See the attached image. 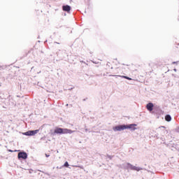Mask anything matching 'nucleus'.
Instances as JSON below:
<instances>
[{
	"label": "nucleus",
	"mask_w": 179,
	"mask_h": 179,
	"mask_svg": "<svg viewBox=\"0 0 179 179\" xmlns=\"http://www.w3.org/2000/svg\"><path fill=\"white\" fill-rule=\"evenodd\" d=\"M136 127H138V124L135 123L128 124H123L113 127V130L115 132H117V131L121 132V131H124V129H130V131H136V129H138Z\"/></svg>",
	"instance_id": "f257e3e1"
},
{
	"label": "nucleus",
	"mask_w": 179,
	"mask_h": 179,
	"mask_svg": "<svg viewBox=\"0 0 179 179\" xmlns=\"http://www.w3.org/2000/svg\"><path fill=\"white\" fill-rule=\"evenodd\" d=\"M73 132H75V131H73L71 129L55 127L54 131L50 130V136H55V135H66L68 134L71 135L73 134Z\"/></svg>",
	"instance_id": "f03ea898"
},
{
	"label": "nucleus",
	"mask_w": 179,
	"mask_h": 179,
	"mask_svg": "<svg viewBox=\"0 0 179 179\" xmlns=\"http://www.w3.org/2000/svg\"><path fill=\"white\" fill-rule=\"evenodd\" d=\"M122 169H124V170H131L132 171H141V170H143V168L135 166L129 162L123 164L122 165Z\"/></svg>",
	"instance_id": "7ed1b4c3"
},
{
	"label": "nucleus",
	"mask_w": 179,
	"mask_h": 179,
	"mask_svg": "<svg viewBox=\"0 0 179 179\" xmlns=\"http://www.w3.org/2000/svg\"><path fill=\"white\" fill-rule=\"evenodd\" d=\"M27 157H29V155L24 151H21L17 155L18 160H26L27 159Z\"/></svg>",
	"instance_id": "20e7f679"
},
{
	"label": "nucleus",
	"mask_w": 179,
	"mask_h": 179,
	"mask_svg": "<svg viewBox=\"0 0 179 179\" xmlns=\"http://www.w3.org/2000/svg\"><path fill=\"white\" fill-rule=\"evenodd\" d=\"M38 132H40V129L29 130L24 132L23 135H25V136H34V135H36V134H38Z\"/></svg>",
	"instance_id": "39448f33"
},
{
	"label": "nucleus",
	"mask_w": 179,
	"mask_h": 179,
	"mask_svg": "<svg viewBox=\"0 0 179 179\" xmlns=\"http://www.w3.org/2000/svg\"><path fill=\"white\" fill-rule=\"evenodd\" d=\"M62 8L64 12H66L67 13H71V10L72 9V7H71V6L66 4V5H63Z\"/></svg>",
	"instance_id": "423d86ee"
},
{
	"label": "nucleus",
	"mask_w": 179,
	"mask_h": 179,
	"mask_svg": "<svg viewBox=\"0 0 179 179\" xmlns=\"http://www.w3.org/2000/svg\"><path fill=\"white\" fill-rule=\"evenodd\" d=\"M155 107V105H153V103L149 102L146 105V108L148 111H153V108Z\"/></svg>",
	"instance_id": "0eeeda50"
},
{
	"label": "nucleus",
	"mask_w": 179,
	"mask_h": 179,
	"mask_svg": "<svg viewBox=\"0 0 179 179\" xmlns=\"http://www.w3.org/2000/svg\"><path fill=\"white\" fill-rule=\"evenodd\" d=\"M109 76H113V77L118 76L119 78H122L123 79H127V80H132V78H131L130 77H128L127 76H117V75L110 74V75H109Z\"/></svg>",
	"instance_id": "6e6552de"
},
{
	"label": "nucleus",
	"mask_w": 179,
	"mask_h": 179,
	"mask_svg": "<svg viewBox=\"0 0 179 179\" xmlns=\"http://www.w3.org/2000/svg\"><path fill=\"white\" fill-rule=\"evenodd\" d=\"M164 118L166 122H170L173 120V117H171V115L169 114L166 115Z\"/></svg>",
	"instance_id": "1a4fd4ad"
},
{
	"label": "nucleus",
	"mask_w": 179,
	"mask_h": 179,
	"mask_svg": "<svg viewBox=\"0 0 179 179\" xmlns=\"http://www.w3.org/2000/svg\"><path fill=\"white\" fill-rule=\"evenodd\" d=\"M7 99L8 100V101H10V103H13V97H12V96L9 95L7 97Z\"/></svg>",
	"instance_id": "9d476101"
},
{
	"label": "nucleus",
	"mask_w": 179,
	"mask_h": 179,
	"mask_svg": "<svg viewBox=\"0 0 179 179\" xmlns=\"http://www.w3.org/2000/svg\"><path fill=\"white\" fill-rule=\"evenodd\" d=\"M106 157H108V159H109V160H113V157H114V155H110L107 154Z\"/></svg>",
	"instance_id": "9b49d317"
},
{
	"label": "nucleus",
	"mask_w": 179,
	"mask_h": 179,
	"mask_svg": "<svg viewBox=\"0 0 179 179\" xmlns=\"http://www.w3.org/2000/svg\"><path fill=\"white\" fill-rule=\"evenodd\" d=\"M63 166L64 167H69V163L68 162H64Z\"/></svg>",
	"instance_id": "f8f14e48"
},
{
	"label": "nucleus",
	"mask_w": 179,
	"mask_h": 179,
	"mask_svg": "<svg viewBox=\"0 0 179 179\" xmlns=\"http://www.w3.org/2000/svg\"><path fill=\"white\" fill-rule=\"evenodd\" d=\"M8 152H10L11 153H13V152H20V150H8Z\"/></svg>",
	"instance_id": "ddd939ff"
},
{
	"label": "nucleus",
	"mask_w": 179,
	"mask_h": 179,
	"mask_svg": "<svg viewBox=\"0 0 179 179\" xmlns=\"http://www.w3.org/2000/svg\"><path fill=\"white\" fill-rule=\"evenodd\" d=\"M154 138H157V139H160V137H159V134H157L154 136Z\"/></svg>",
	"instance_id": "4468645a"
},
{
	"label": "nucleus",
	"mask_w": 179,
	"mask_h": 179,
	"mask_svg": "<svg viewBox=\"0 0 179 179\" xmlns=\"http://www.w3.org/2000/svg\"><path fill=\"white\" fill-rule=\"evenodd\" d=\"M159 113L160 115H162V114H164V112L163 110H159Z\"/></svg>",
	"instance_id": "2eb2a0df"
},
{
	"label": "nucleus",
	"mask_w": 179,
	"mask_h": 179,
	"mask_svg": "<svg viewBox=\"0 0 179 179\" xmlns=\"http://www.w3.org/2000/svg\"><path fill=\"white\" fill-rule=\"evenodd\" d=\"M173 64H178V62H172Z\"/></svg>",
	"instance_id": "dca6fc26"
},
{
	"label": "nucleus",
	"mask_w": 179,
	"mask_h": 179,
	"mask_svg": "<svg viewBox=\"0 0 179 179\" xmlns=\"http://www.w3.org/2000/svg\"><path fill=\"white\" fill-rule=\"evenodd\" d=\"M46 157H50V155L45 154Z\"/></svg>",
	"instance_id": "f3484780"
},
{
	"label": "nucleus",
	"mask_w": 179,
	"mask_h": 179,
	"mask_svg": "<svg viewBox=\"0 0 179 179\" xmlns=\"http://www.w3.org/2000/svg\"><path fill=\"white\" fill-rule=\"evenodd\" d=\"M173 71H174L175 72H177V69H174Z\"/></svg>",
	"instance_id": "a211bd4d"
},
{
	"label": "nucleus",
	"mask_w": 179,
	"mask_h": 179,
	"mask_svg": "<svg viewBox=\"0 0 179 179\" xmlns=\"http://www.w3.org/2000/svg\"><path fill=\"white\" fill-rule=\"evenodd\" d=\"M87 131H89L88 129H85V132H87Z\"/></svg>",
	"instance_id": "6ab92c4d"
},
{
	"label": "nucleus",
	"mask_w": 179,
	"mask_h": 179,
	"mask_svg": "<svg viewBox=\"0 0 179 179\" xmlns=\"http://www.w3.org/2000/svg\"><path fill=\"white\" fill-rule=\"evenodd\" d=\"M55 44H59V43H58V42H55Z\"/></svg>",
	"instance_id": "aec40b11"
},
{
	"label": "nucleus",
	"mask_w": 179,
	"mask_h": 179,
	"mask_svg": "<svg viewBox=\"0 0 179 179\" xmlns=\"http://www.w3.org/2000/svg\"><path fill=\"white\" fill-rule=\"evenodd\" d=\"M162 128H166V127H164V126H162Z\"/></svg>",
	"instance_id": "412c9836"
},
{
	"label": "nucleus",
	"mask_w": 179,
	"mask_h": 179,
	"mask_svg": "<svg viewBox=\"0 0 179 179\" xmlns=\"http://www.w3.org/2000/svg\"><path fill=\"white\" fill-rule=\"evenodd\" d=\"M159 138L161 139V141H163V138L161 137V138Z\"/></svg>",
	"instance_id": "4be33fe9"
},
{
	"label": "nucleus",
	"mask_w": 179,
	"mask_h": 179,
	"mask_svg": "<svg viewBox=\"0 0 179 179\" xmlns=\"http://www.w3.org/2000/svg\"><path fill=\"white\" fill-rule=\"evenodd\" d=\"M80 167V169H83V166H79Z\"/></svg>",
	"instance_id": "5701e85b"
},
{
	"label": "nucleus",
	"mask_w": 179,
	"mask_h": 179,
	"mask_svg": "<svg viewBox=\"0 0 179 179\" xmlns=\"http://www.w3.org/2000/svg\"><path fill=\"white\" fill-rule=\"evenodd\" d=\"M64 16H66V13H64Z\"/></svg>",
	"instance_id": "b1692460"
},
{
	"label": "nucleus",
	"mask_w": 179,
	"mask_h": 179,
	"mask_svg": "<svg viewBox=\"0 0 179 179\" xmlns=\"http://www.w3.org/2000/svg\"><path fill=\"white\" fill-rule=\"evenodd\" d=\"M45 43H47V41H45Z\"/></svg>",
	"instance_id": "393cba45"
}]
</instances>
